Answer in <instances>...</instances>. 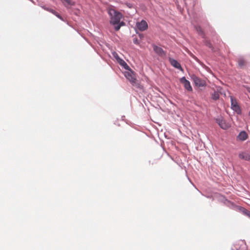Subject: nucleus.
Instances as JSON below:
<instances>
[{"label": "nucleus", "instance_id": "nucleus-1", "mask_svg": "<svg viewBox=\"0 0 250 250\" xmlns=\"http://www.w3.org/2000/svg\"><path fill=\"white\" fill-rule=\"evenodd\" d=\"M107 12L110 17V23L115 26L116 31H118L122 26L125 25L123 21L120 22L123 17L122 14L115 10L112 7L107 9Z\"/></svg>", "mask_w": 250, "mask_h": 250}, {"label": "nucleus", "instance_id": "nucleus-2", "mask_svg": "<svg viewBox=\"0 0 250 250\" xmlns=\"http://www.w3.org/2000/svg\"><path fill=\"white\" fill-rule=\"evenodd\" d=\"M230 98L231 101V108L237 114H240L241 113V109L236 99L232 96H230Z\"/></svg>", "mask_w": 250, "mask_h": 250}, {"label": "nucleus", "instance_id": "nucleus-3", "mask_svg": "<svg viewBox=\"0 0 250 250\" xmlns=\"http://www.w3.org/2000/svg\"><path fill=\"white\" fill-rule=\"evenodd\" d=\"M216 121L220 127L223 129H227L230 127V125L222 117H218Z\"/></svg>", "mask_w": 250, "mask_h": 250}, {"label": "nucleus", "instance_id": "nucleus-4", "mask_svg": "<svg viewBox=\"0 0 250 250\" xmlns=\"http://www.w3.org/2000/svg\"><path fill=\"white\" fill-rule=\"evenodd\" d=\"M125 76L132 85H134L137 84V79H136L135 74L132 71L126 72Z\"/></svg>", "mask_w": 250, "mask_h": 250}, {"label": "nucleus", "instance_id": "nucleus-5", "mask_svg": "<svg viewBox=\"0 0 250 250\" xmlns=\"http://www.w3.org/2000/svg\"><path fill=\"white\" fill-rule=\"evenodd\" d=\"M181 83L184 84V87L188 91H192V88L190 85V82L188 81L185 77L181 78L180 80Z\"/></svg>", "mask_w": 250, "mask_h": 250}, {"label": "nucleus", "instance_id": "nucleus-6", "mask_svg": "<svg viewBox=\"0 0 250 250\" xmlns=\"http://www.w3.org/2000/svg\"><path fill=\"white\" fill-rule=\"evenodd\" d=\"M192 79L196 86L199 87H203L206 85V82L204 80H202L195 76H193Z\"/></svg>", "mask_w": 250, "mask_h": 250}, {"label": "nucleus", "instance_id": "nucleus-7", "mask_svg": "<svg viewBox=\"0 0 250 250\" xmlns=\"http://www.w3.org/2000/svg\"><path fill=\"white\" fill-rule=\"evenodd\" d=\"M137 27L139 30L143 31L147 29L148 25L146 21L142 20L140 22L137 23Z\"/></svg>", "mask_w": 250, "mask_h": 250}, {"label": "nucleus", "instance_id": "nucleus-8", "mask_svg": "<svg viewBox=\"0 0 250 250\" xmlns=\"http://www.w3.org/2000/svg\"><path fill=\"white\" fill-rule=\"evenodd\" d=\"M169 61L171 65H172L173 67H174L176 68L179 69L181 71H183V69L181 67V64L176 60L172 58H169Z\"/></svg>", "mask_w": 250, "mask_h": 250}, {"label": "nucleus", "instance_id": "nucleus-9", "mask_svg": "<svg viewBox=\"0 0 250 250\" xmlns=\"http://www.w3.org/2000/svg\"><path fill=\"white\" fill-rule=\"evenodd\" d=\"M239 158L241 160L249 161L250 154L247 152H241L238 155Z\"/></svg>", "mask_w": 250, "mask_h": 250}, {"label": "nucleus", "instance_id": "nucleus-10", "mask_svg": "<svg viewBox=\"0 0 250 250\" xmlns=\"http://www.w3.org/2000/svg\"><path fill=\"white\" fill-rule=\"evenodd\" d=\"M154 51L158 55L160 56H163L165 55V53L163 49L160 47H158L155 45H153Z\"/></svg>", "mask_w": 250, "mask_h": 250}, {"label": "nucleus", "instance_id": "nucleus-11", "mask_svg": "<svg viewBox=\"0 0 250 250\" xmlns=\"http://www.w3.org/2000/svg\"><path fill=\"white\" fill-rule=\"evenodd\" d=\"M238 139L241 141H245L248 138V134L245 131H241L237 137Z\"/></svg>", "mask_w": 250, "mask_h": 250}, {"label": "nucleus", "instance_id": "nucleus-12", "mask_svg": "<svg viewBox=\"0 0 250 250\" xmlns=\"http://www.w3.org/2000/svg\"><path fill=\"white\" fill-rule=\"evenodd\" d=\"M197 32L199 35L202 36L203 38L205 37L204 32L202 28L199 26H196L195 27Z\"/></svg>", "mask_w": 250, "mask_h": 250}, {"label": "nucleus", "instance_id": "nucleus-13", "mask_svg": "<svg viewBox=\"0 0 250 250\" xmlns=\"http://www.w3.org/2000/svg\"><path fill=\"white\" fill-rule=\"evenodd\" d=\"M219 94L218 92L214 91L213 93L211 94L212 99L214 100H217L219 99Z\"/></svg>", "mask_w": 250, "mask_h": 250}, {"label": "nucleus", "instance_id": "nucleus-14", "mask_svg": "<svg viewBox=\"0 0 250 250\" xmlns=\"http://www.w3.org/2000/svg\"><path fill=\"white\" fill-rule=\"evenodd\" d=\"M238 65L240 67H242L245 65L246 62L244 60L242 59H240L238 61Z\"/></svg>", "mask_w": 250, "mask_h": 250}, {"label": "nucleus", "instance_id": "nucleus-15", "mask_svg": "<svg viewBox=\"0 0 250 250\" xmlns=\"http://www.w3.org/2000/svg\"><path fill=\"white\" fill-rule=\"evenodd\" d=\"M65 6H67L71 4V0H62Z\"/></svg>", "mask_w": 250, "mask_h": 250}, {"label": "nucleus", "instance_id": "nucleus-16", "mask_svg": "<svg viewBox=\"0 0 250 250\" xmlns=\"http://www.w3.org/2000/svg\"><path fill=\"white\" fill-rule=\"evenodd\" d=\"M112 55L117 61H119V60L121 59L118 56V54L115 52H113Z\"/></svg>", "mask_w": 250, "mask_h": 250}, {"label": "nucleus", "instance_id": "nucleus-17", "mask_svg": "<svg viewBox=\"0 0 250 250\" xmlns=\"http://www.w3.org/2000/svg\"><path fill=\"white\" fill-rule=\"evenodd\" d=\"M118 62H119V63H120V64L121 65H123V66H124V65H127V64H126V62H125L123 60H122V59H120L119 60V61H118Z\"/></svg>", "mask_w": 250, "mask_h": 250}, {"label": "nucleus", "instance_id": "nucleus-18", "mask_svg": "<svg viewBox=\"0 0 250 250\" xmlns=\"http://www.w3.org/2000/svg\"><path fill=\"white\" fill-rule=\"evenodd\" d=\"M54 15H55L56 16H57L58 18H59L61 20H62V18L61 17V16L56 11L54 12Z\"/></svg>", "mask_w": 250, "mask_h": 250}, {"label": "nucleus", "instance_id": "nucleus-19", "mask_svg": "<svg viewBox=\"0 0 250 250\" xmlns=\"http://www.w3.org/2000/svg\"><path fill=\"white\" fill-rule=\"evenodd\" d=\"M206 45L207 46H208L209 48H212V45L209 42H206Z\"/></svg>", "mask_w": 250, "mask_h": 250}, {"label": "nucleus", "instance_id": "nucleus-20", "mask_svg": "<svg viewBox=\"0 0 250 250\" xmlns=\"http://www.w3.org/2000/svg\"><path fill=\"white\" fill-rule=\"evenodd\" d=\"M47 11H49L50 12L53 13L54 14V12H56L55 10H53L52 9H47Z\"/></svg>", "mask_w": 250, "mask_h": 250}, {"label": "nucleus", "instance_id": "nucleus-21", "mask_svg": "<svg viewBox=\"0 0 250 250\" xmlns=\"http://www.w3.org/2000/svg\"><path fill=\"white\" fill-rule=\"evenodd\" d=\"M247 214L249 217H250V211L248 212Z\"/></svg>", "mask_w": 250, "mask_h": 250}, {"label": "nucleus", "instance_id": "nucleus-22", "mask_svg": "<svg viewBox=\"0 0 250 250\" xmlns=\"http://www.w3.org/2000/svg\"><path fill=\"white\" fill-rule=\"evenodd\" d=\"M247 90L250 93V87L247 88Z\"/></svg>", "mask_w": 250, "mask_h": 250}]
</instances>
